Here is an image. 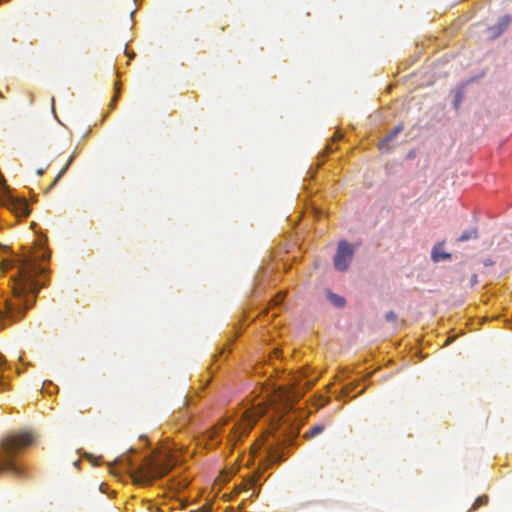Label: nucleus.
<instances>
[{"label":"nucleus","instance_id":"f257e3e1","mask_svg":"<svg viewBox=\"0 0 512 512\" xmlns=\"http://www.w3.org/2000/svg\"><path fill=\"white\" fill-rule=\"evenodd\" d=\"M39 271L40 268L33 260H25L19 270V278L14 282L13 297L6 299L4 310H0V320L4 318L18 320L34 305L39 291L36 280Z\"/></svg>","mask_w":512,"mask_h":512},{"label":"nucleus","instance_id":"f03ea898","mask_svg":"<svg viewBox=\"0 0 512 512\" xmlns=\"http://www.w3.org/2000/svg\"><path fill=\"white\" fill-rule=\"evenodd\" d=\"M116 463L129 471L132 480L137 484H149L152 480L166 475L174 466L175 460L171 451L167 448L148 456L144 463L133 468L129 456H121Z\"/></svg>","mask_w":512,"mask_h":512},{"label":"nucleus","instance_id":"7ed1b4c3","mask_svg":"<svg viewBox=\"0 0 512 512\" xmlns=\"http://www.w3.org/2000/svg\"><path fill=\"white\" fill-rule=\"evenodd\" d=\"M33 443L30 433L7 435L0 441V473L9 471L21 475L22 469L17 462L18 453Z\"/></svg>","mask_w":512,"mask_h":512},{"label":"nucleus","instance_id":"20e7f679","mask_svg":"<svg viewBox=\"0 0 512 512\" xmlns=\"http://www.w3.org/2000/svg\"><path fill=\"white\" fill-rule=\"evenodd\" d=\"M265 412L266 407L262 404H258L252 409L246 410L242 416V419L237 424H235L232 429L233 439L238 440L241 437L248 435L257 419L263 416Z\"/></svg>","mask_w":512,"mask_h":512},{"label":"nucleus","instance_id":"39448f33","mask_svg":"<svg viewBox=\"0 0 512 512\" xmlns=\"http://www.w3.org/2000/svg\"><path fill=\"white\" fill-rule=\"evenodd\" d=\"M354 255V249L346 241L341 240L338 243L337 251L334 256V266L339 271H346Z\"/></svg>","mask_w":512,"mask_h":512},{"label":"nucleus","instance_id":"423d86ee","mask_svg":"<svg viewBox=\"0 0 512 512\" xmlns=\"http://www.w3.org/2000/svg\"><path fill=\"white\" fill-rule=\"evenodd\" d=\"M512 18L509 15L501 17L498 23L488 28L492 37H498L501 35L510 25Z\"/></svg>","mask_w":512,"mask_h":512},{"label":"nucleus","instance_id":"0eeeda50","mask_svg":"<svg viewBox=\"0 0 512 512\" xmlns=\"http://www.w3.org/2000/svg\"><path fill=\"white\" fill-rule=\"evenodd\" d=\"M431 259L433 262H440L451 259V254L443 251V242L436 244L431 251Z\"/></svg>","mask_w":512,"mask_h":512},{"label":"nucleus","instance_id":"6e6552de","mask_svg":"<svg viewBox=\"0 0 512 512\" xmlns=\"http://www.w3.org/2000/svg\"><path fill=\"white\" fill-rule=\"evenodd\" d=\"M11 210L20 217H26L29 213V206L25 200H13L11 202Z\"/></svg>","mask_w":512,"mask_h":512},{"label":"nucleus","instance_id":"1a4fd4ad","mask_svg":"<svg viewBox=\"0 0 512 512\" xmlns=\"http://www.w3.org/2000/svg\"><path fill=\"white\" fill-rule=\"evenodd\" d=\"M300 396L298 391L280 392L279 399L283 402L284 408H291L297 397Z\"/></svg>","mask_w":512,"mask_h":512},{"label":"nucleus","instance_id":"9d476101","mask_svg":"<svg viewBox=\"0 0 512 512\" xmlns=\"http://www.w3.org/2000/svg\"><path fill=\"white\" fill-rule=\"evenodd\" d=\"M403 130L402 125L396 126L382 141L379 143V148L381 150H389L388 143L394 139L398 133H400Z\"/></svg>","mask_w":512,"mask_h":512},{"label":"nucleus","instance_id":"9b49d317","mask_svg":"<svg viewBox=\"0 0 512 512\" xmlns=\"http://www.w3.org/2000/svg\"><path fill=\"white\" fill-rule=\"evenodd\" d=\"M479 237L477 228H471L469 230L464 231L459 238L458 242H465L471 239H477Z\"/></svg>","mask_w":512,"mask_h":512},{"label":"nucleus","instance_id":"f8f14e48","mask_svg":"<svg viewBox=\"0 0 512 512\" xmlns=\"http://www.w3.org/2000/svg\"><path fill=\"white\" fill-rule=\"evenodd\" d=\"M325 430L324 424H317L310 428V430L304 435L305 438L310 439L313 438Z\"/></svg>","mask_w":512,"mask_h":512},{"label":"nucleus","instance_id":"ddd939ff","mask_svg":"<svg viewBox=\"0 0 512 512\" xmlns=\"http://www.w3.org/2000/svg\"><path fill=\"white\" fill-rule=\"evenodd\" d=\"M328 299L336 307H343L345 305V299L337 294L329 292Z\"/></svg>","mask_w":512,"mask_h":512},{"label":"nucleus","instance_id":"4468645a","mask_svg":"<svg viewBox=\"0 0 512 512\" xmlns=\"http://www.w3.org/2000/svg\"><path fill=\"white\" fill-rule=\"evenodd\" d=\"M489 502V497L487 495L479 496L475 502L472 504L470 511H476L481 506L487 505Z\"/></svg>","mask_w":512,"mask_h":512},{"label":"nucleus","instance_id":"2eb2a0df","mask_svg":"<svg viewBox=\"0 0 512 512\" xmlns=\"http://www.w3.org/2000/svg\"><path fill=\"white\" fill-rule=\"evenodd\" d=\"M75 158V155H72L70 156L68 162L66 163V165L59 171V173L57 174V176L55 177L54 181L52 182L51 186H54L58 180L66 173V171L68 170V167L69 165L73 162Z\"/></svg>","mask_w":512,"mask_h":512},{"label":"nucleus","instance_id":"dca6fc26","mask_svg":"<svg viewBox=\"0 0 512 512\" xmlns=\"http://www.w3.org/2000/svg\"><path fill=\"white\" fill-rule=\"evenodd\" d=\"M267 453L272 460H274V461L281 460L280 456L278 455L277 449L274 448L272 445L268 446Z\"/></svg>","mask_w":512,"mask_h":512},{"label":"nucleus","instance_id":"f3484780","mask_svg":"<svg viewBox=\"0 0 512 512\" xmlns=\"http://www.w3.org/2000/svg\"><path fill=\"white\" fill-rule=\"evenodd\" d=\"M283 299H284V294H283V293H279V294H277V295L273 298V300H272L273 305H274V306H278V305H280V304H281V302L283 301Z\"/></svg>","mask_w":512,"mask_h":512},{"label":"nucleus","instance_id":"a211bd4d","mask_svg":"<svg viewBox=\"0 0 512 512\" xmlns=\"http://www.w3.org/2000/svg\"><path fill=\"white\" fill-rule=\"evenodd\" d=\"M396 318H397V316L393 311H390L386 314V319L388 321H394V320H396Z\"/></svg>","mask_w":512,"mask_h":512},{"label":"nucleus","instance_id":"6ab92c4d","mask_svg":"<svg viewBox=\"0 0 512 512\" xmlns=\"http://www.w3.org/2000/svg\"><path fill=\"white\" fill-rule=\"evenodd\" d=\"M190 512H210V507L209 506H203L197 510H191Z\"/></svg>","mask_w":512,"mask_h":512},{"label":"nucleus","instance_id":"aec40b11","mask_svg":"<svg viewBox=\"0 0 512 512\" xmlns=\"http://www.w3.org/2000/svg\"><path fill=\"white\" fill-rule=\"evenodd\" d=\"M471 282H472V285L476 284L477 283V275L474 274L471 278Z\"/></svg>","mask_w":512,"mask_h":512},{"label":"nucleus","instance_id":"412c9836","mask_svg":"<svg viewBox=\"0 0 512 512\" xmlns=\"http://www.w3.org/2000/svg\"><path fill=\"white\" fill-rule=\"evenodd\" d=\"M259 448H260V444H257V445L255 444V445L252 447L253 453L255 454Z\"/></svg>","mask_w":512,"mask_h":512},{"label":"nucleus","instance_id":"4be33fe9","mask_svg":"<svg viewBox=\"0 0 512 512\" xmlns=\"http://www.w3.org/2000/svg\"><path fill=\"white\" fill-rule=\"evenodd\" d=\"M43 173H44V171H43L42 169H39V170L37 171V174H38V175H42Z\"/></svg>","mask_w":512,"mask_h":512},{"label":"nucleus","instance_id":"5701e85b","mask_svg":"<svg viewBox=\"0 0 512 512\" xmlns=\"http://www.w3.org/2000/svg\"><path fill=\"white\" fill-rule=\"evenodd\" d=\"M341 137H342L341 135L337 134L334 139L337 140V139H340Z\"/></svg>","mask_w":512,"mask_h":512},{"label":"nucleus","instance_id":"b1692460","mask_svg":"<svg viewBox=\"0 0 512 512\" xmlns=\"http://www.w3.org/2000/svg\"><path fill=\"white\" fill-rule=\"evenodd\" d=\"M313 383H314V382H308V386H309V387L313 386Z\"/></svg>","mask_w":512,"mask_h":512}]
</instances>
